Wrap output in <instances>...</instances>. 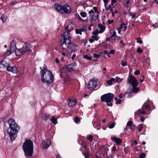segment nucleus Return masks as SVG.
Segmentation results:
<instances>
[{
  "label": "nucleus",
  "instance_id": "nucleus-1",
  "mask_svg": "<svg viewBox=\"0 0 158 158\" xmlns=\"http://www.w3.org/2000/svg\"><path fill=\"white\" fill-rule=\"evenodd\" d=\"M69 24L65 27V30L66 31L64 32L63 35V40L61 41V46L62 47L63 50L61 52L62 55L64 56H67L68 55V51L64 47L65 46L68 48L70 49L72 44H71L70 40L71 38L70 36V30L69 29Z\"/></svg>",
  "mask_w": 158,
  "mask_h": 158
},
{
  "label": "nucleus",
  "instance_id": "nucleus-2",
  "mask_svg": "<svg viewBox=\"0 0 158 158\" xmlns=\"http://www.w3.org/2000/svg\"><path fill=\"white\" fill-rule=\"evenodd\" d=\"M10 129L7 130V132L10 136V140L13 141L16 137V134L19 127L15 123V121L12 118L9 119L8 121Z\"/></svg>",
  "mask_w": 158,
  "mask_h": 158
},
{
  "label": "nucleus",
  "instance_id": "nucleus-3",
  "mask_svg": "<svg viewBox=\"0 0 158 158\" xmlns=\"http://www.w3.org/2000/svg\"><path fill=\"white\" fill-rule=\"evenodd\" d=\"M22 148L25 154L27 156L29 157L32 156L33 152V144L30 139H25L22 145Z\"/></svg>",
  "mask_w": 158,
  "mask_h": 158
},
{
  "label": "nucleus",
  "instance_id": "nucleus-4",
  "mask_svg": "<svg viewBox=\"0 0 158 158\" xmlns=\"http://www.w3.org/2000/svg\"><path fill=\"white\" fill-rule=\"evenodd\" d=\"M32 45L31 44L25 43L20 48H17L15 51V54L17 56H20L24 54L26 52H30L31 51V48Z\"/></svg>",
  "mask_w": 158,
  "mask_h": 158
},
{
  "label": "nucleus",
  "instance_id": "nucleus-5",
  "mask_svg": "<svg viewBox=\"0 0 158 158\" xmlns=\"http://www.w3.org/2000/svg\"><path fill=\"white\" fill-rule=\"evenodd\" d=\"M41 80L43 83L49 84L52 82L54 76L50 71H47L45 73H41Z\"/></svg>",
  "mask_w": 158,
  "mask_h": 158
},
{
  "label": "nucleus",
  "instance_id": "nucleus-6",
  "mask_svg": "<svg viewBox=\"0 0 158 158\" xmlns=\"http://www.w3.org/2000/svg\"><path fill=\"white\" fill-rule=\"evenodd\" d=\"M127 82L132 85V91L135 93L139 90L138 88L136 87L138 85L139 83L137 82L136 78L133 76L129 77L127 79Z\"/></svg>",
  "mask_w": 158,
  "mask_h": 158
},
{
  "label": "nucleus",
  "instance_id": "nucleus-7",
  "mask_svg": "<svg viewBox=\"0 0 158 158\" xmlns=\"http://www.w3.org/2000/svg\"><path fill=\"white\" fill-rule=\"evenodd\" d=\"M114 96V94L110 93L105 94L101 96V100L102 102H112Z\"/></svg>",
  "mask_w": 158,
  "mask_h": 158
},
{
  "label": "nucleus",
  "instance_id": "nucleus-8",
  "mask_svg": "<svg viewBox=\"0 0 158 158\" xmlns=\"http://www.w3.org/2000/svg\"><path fill=\"white\" fill-rule=\"evenodd\" d=\"M77 65V63L76 62L72 63L67 65L64 66L63 67V69L65 70L66 72L73 71L76 67Z\"/></svg>",
  "mask_w": 158,
  "mask_h": 158
},
{
  "label": "nucleus",
  "instance_id": "nucleus-9",
  "mask_svg": "<svg viewBox=\"0 0 158 158\" xmlns=\"http://www.w3.org/2000/svg\"><path fill=\"white\" fill-rule=\"evenodd\" d=\"M97 80H90L88 84L89 89L91 90L94 89L97 85Z\"/></svg>",
  "mask_w": 158,
  "mask_h": 158
},
{
  "label": "nucleus",
  "instance_id": "nucleus-10",
  "mask_svg": "<svg viewBox=\"0 0 158 158\" xmlns=\"http://www.w3.org/2000/svg\"><path fill=\"white\" fill-rule=\"evenodd\" d=\"M51 143V142L50 140L46 139L45 140L42 144L43 148L44 149L47 148L49 147Z\"/></svg>",
  "mask_w": 158,
  "mask_h": 158
},
{
  "label": "nucleus",
  "instance_id": "nucleus-11",
  "mask_svg": "<svg viewBox=\"0 0 158 158\" xmlns=\"http://www.w3.org/2000/svg\"><path fill=\"white\" fill-rule=\"evenodd\" d=\"M71 11V9L69 5L63 6V12L66 14H69Z\"/></svg>",
  "mask_w": 158,
  "mask_h": 158
},
{
  "label": "nucleus",
  "instance_id": "nucleus-12",
  "mask_svg": "<svg viewBox=\"0 0 158 158\" xmlns=\"http://www.w3.org/2000/svg\"><path fill=\"white\" fill-rule=\"evenodd\" d=\"M6 70L12 73H16L17 72V68L15 66H10L7 67Z\"/></svg>",
  "mask_w": 158,
  "mask_h": 158
},
{
  "label": "nucleus",
  "instance_id": "nucleus-13",
  "mask_svg": "<svg viewBox=\"0 0 158 158\" xmlns=\"http://www.w3.org/2000/svg\"><path fill=\"white\" fill-rule=\"evenodd\" d=\"M10 64L7 63L4 60H2L0 62V68H7L9 67Z\"/></svg>",
  "mask_w": 158,
  "mask_h": 158
},
{
  "label": "nucleus",
  "instance_id": "nucleus-14",
  "mask_svg": "<svg viewBox=\"0 0 158 158\" xmlns=\"http://www.w3.org/2000/svg\"><path fill=\"white\" fill-rule=\"evenodd\" d=\"M63 6L56 4L54 6V7L56 10L59 12H63Z\"/></svg>",
  "mask_w": 158,
  "mask_h": 158
},
{
  "label": "nucleus",
  "instance_id": "nucleus-15",
  "mask_svg": "<svg viewBox=\"0 0 158 158\" xmlns=\"http://www.w3.org/2000/svg\"><path fill=\"white\" fill-rule=\"evenodd\" d=\"M77 101L75 99L70 100L68 101V104L69 106L73 107L75 105Z\"/></svg>",
  "mask_w": 158,
  "mask_h": 158
},
{
  "label": "nucleus",
  "instance_id": "nucleus-16",
  "mask_svg": "<svg viewBox=\"0 0 158 158\" xmlns=\"http://www.w3.org/2000/svg\"><path fill=\"white\" fill-rule=\"evenodd\" d=\"M111 139L115 141L117 144L120 145L121 144L122 141L121 139L116 137H112Z\"/></svg>",
  "mask_w": 158,
  "mask_h": 158
},
{
  "label": "nucleus",
  "instance_id": "nucleus-17",
  "mask_svg": "<svg viewBox=\"0 0 158 158\" xmlns=\"http://www.w3.org/2000/svg\"><path fill=\"white\" fill-rule=\"evenodd\" d=\"M98 26L100 29L99 30V32L100 33H102L105 30L106 28L105 27L101 24H98Z\"/></svg>",
  "mask_w": 158,
  "mask_h": 158
},
{
  "label": "nucleus",
  "instance_id": "nucleus-18",
  "mask_svg": "<svg viewBox=\"0 0 158 158\" xmlns=\"http://www.w3.org/2000/svg\"><path fill=\"white\" fill-rule=\"evenodd\" d=\"M40 69H41V72L40 73L41 74V73H45L48 71V69L46 65L44 64L43 66V69H42L41 67H40Z\"/></svg>",
  "mask_w": 158,
  "mask_h": 158
},
{
  "label": "nucleus",
  "instance_id": "nucleus-19",
  "mask_svg": "<svg viewBox=\"0 0 158 158\" xmlns=\"http://www.w3.org/2000/svg\"><path fill=\"white\" fill-rule=\"evenodd\" d=\"M115 81V78H111L110 80H108L107 81V83L109 85L111 86L112 84V82H114Z\"/></svg>",
  "mask_w": 158,
  "mask_h": 158
},
{
  "label": "nucleus",
  "instance_id": "nucleus-20",
  "mask_svg": "<svg viewBox=\"0 0 158 158\" xmlns=\"http://www.w3.org/2000/svg\"><path fill=\"white\" fill-rule=\"evenodd\" d=\"M17 48H16V46H13L10 45V50L12 52H15V51L17 50Z\"/></svg>",
  "mask_w": 158,
  "mask_h": 158
},
{
  "label": "nucleus",
  "instance_id": "nucleus-21",
  "mask_svg": "<svg viewBox=\"0 0 158 158\" xmlns=\"http://www.w3.org/2000/svg\"><path fill=\"white\" fill-rule=\"evenodd\" d=\"M85 158H89L90 156V154L88 151L85 152V153L83 154Z\"/></svg>",
  "mask_w": 158,
  "mask_h": 158
},
{
  "label": "nucleus",
  "instance_id": "nucleus-22",
  "mask_svg": "<svg viewBox=\"0 0 158 158\" xmlns=\"http://www.w3.org/2000/svg\"><path fill=\"white\" fill-rule=\"evenodd\" d=\"M7 19V16L6 15H3L1 16L0 18V19L3 23L5 22L6 21Z\"/></svg>",
  "mask_w": 158,
  "mask_h": 158
},
{
  "label": "nucleus",
  "instance_id": "nucleus-23",
  "mask_svg": "<svg viewBox=\"0 0 158 158\" xmlns=\"http://www.w3.org/2000/svg\"><path fill=\"white\" fill-rule=\"evenodd\" d=\"M115 79V82H120L122 81V79L120 78L119 77H116Z\"/></svg>",
  "mask_w": 158,
  "mask_h": 158
},
{
  "label": "nucleus",
  "instance_id": "nucleus-24",
  "mask_svg": "<svg viewBox=\"0 0 158 158\" xmlns=\"http://www.w3.org/2000/svg\"><path fill=\"white\" fill-rule=\"evenodd\" d=\"M138 130L139 132H141L143 128V125L142 124H140L138 125Z\"/></svg>",
  "mask_w": 158,
  "mask_h": 158
},
{
  "label": "nucleus",
  "instance_id": "nucleus-25",
  "mask_svg": "<svg viewBox=\"0 0 158 158\" xmlns=\"http://www.w3.org/2000/svg\"><path fill=\"white\" fill-rule=\"evenodd\" d=\"M51 120L52 122L55 124H56L57 123V119L54 118L53 117L51 119Z\"/></svg>",
  "mask_w": 158,
  "mask_h": 158
},
{
  "label": "nucleus",
  "instance_id": "nucleus-26",
  "mask_svg": "<svg viewBox=\"0 0 158 158\" xmlns=\"http://www.w3.org/2000/svg\"><path fill=\"white\" fill-rule=\"evenodd\" d=\"M12 52L10 51V50H7L6 53L4 54V56L6 57L8 56H9L10 54Z\"/></svg>",
  "mask_w": 158,
  "mask_h": 158
},
{
  "label": "nucleus",
  "instance_id": "nucleus-27",
  "mask_svg": "<svg viewBox=\"0 0 158 158\" xmlns=\"http://www.w3.org/2000/svg\"><path fill=\"white\" fill-rule=\"evenodd\" d=\"M87 139L90 142H92L93 140V137L92 135H89L87 136Z\"/></svg>",
  "mask_w": 158,
  "mask_h": 158
},
{
  "label": "nucleus",
  "instance_id": "nucleus-28",
  "mask_svg": "<svg viewBox=\"0 0 158 158\" xmlns=\"http://www.w3.org/2000/svg\"><path fill=\"white\" fill-rule=\"evenodd\" d=\"M96 34H97V33L95 31L93 33V34L94 35H93L92 36V38L94 39H96L97 38L96 36L97 37V38H98V36Z\"/></svg>",
  "mask_w": 158,
  "mask_h": 158
},
{
  "label": "nucleus",
  "instance_id": "nucleus-29",
  "mask_svg": "<svg viewBox=\"0 0 158 158\" xmlns=\"http://www.w3.org/2000/svg\"><path fill=\"white\" fill-rule=\"evenodd\" d=\"M144 106H145V109L147 110H149L151 109V107L148 104L146 105H145Z\"/></svg>",
  "mask_w": 158,
  "mask_h": 158
},
{
  "label": "nucleus",
  "instance_id": "nucleus-30",
  "mask_svg": "<svg viewBox=\"0 0 158 158\" xmlns=\"http://www.w3.org/2000/svg\"><path fill=\"white\" fill-rule=\"evenodd\" d=\"M96 37H97L96 36ZM97 38L96 39H94L92 38V39L90 38L89 39V41L90 43H92L95 40H98L99 38Z\"/></svg>",
  "mask_w": 158,
  "mask_h": 158
},
{
  "label": "nucleus",
  "instance_id": "nucleus-31",
  "mask_svg": "<svg viewBox=\"0 0 158 158\" xmlns=\"http://www.w3.org/2000/svg\"><path fill=\"white\" fill-rule=\"evenodd\" d=\"M48 114H44L43 118L44 120H47L48 119Z\"/></svg>",
  "mask_w": 158,
  "mask_h": 158
},
{
  "label": "nucleus",
  "instance_id": "nucleus-32",
  "mask_svg": "<svg viewBox=\"0 0 158 158\" xmlns=\"http://www.w3.org/2000/svg\"><path fill=\"white\" fill-rule=\"evenodd\" d=\"M136 42L137 43L141 44L143 42L141 40V38H140L138 37L136 38Z\"/></svg>",
  "mask_w": 158,
  "mask_h": 158
},
{
  "label": "nucleus",
  "instance_id": "nucleus-33",
  "mask_svg": "<svg viewBox=\"0 0 158 158\" xmlns=\"http://www.w3.org/2000/svg\"><path fill=\"white\" fill-rule=\"evenodd\" d=\"M80 121V119L77 117H76L74 119V122L75 123H78Z\"/></svg>",
  "mask_w": 158,
  "mask_h": 158
},
{
  "label": "nucleus",
  "instance_id": "nucleus-34",
  "mask_svg": "<svg viewBox=\"0 0 158 158\" xmlns=\"http://www.w3.org/2000/svg\"><path fill=\"white\" fill-rule=\"evenodd\" d=\"M145 156V154L144 153H143L139 155V158H144Z\"/></svg>",
  "mask_w": 158,
  "mask_h": 158
},
{
  "label": "nucleus",
  "instance_id": "nucleus-35",
  "mask_svg": "<svg viewBox=\"0 0 158 158\" xmlns=\"http://www.w3.org/2000/svg\"><path fill=\"white\" fill-rule=\"evenodd\" d=\"M16 42L15 41L13 40H12L10 44V46H16Z\"/></svg>",
  "mask_w": 158,
  "mask_h": 158
},
{
  "label": "nucleus",
  "instance_id": "nucleus-36",
  "mask_svg": "<svg viewBox=\"0 0 158 158\" xmlns=\"http://www.w3.org/2000/svg\"><path fill=\"white\" fill-rule=\"evenodd\" d=\"M121 65L123 67L126 66L127 65V62L126 61H121Z\"/></svg>",
  "mask_w": 158,
  "mask_h": 158
},
{
  "label": "nucleus",
  "instance_id": "nucleus-37",
  "mask_svg": "<svg viewBox=\"0 0 158 158\" xmlns=\"http://www.w3.org/2000/svg\"><path fill=\"white\" fill-rule=\"evenodd\" d=\"M90 20L91 21H93L94 19V18L95 17V15H90Z\"/></svg>",
  "mask_w": 158,
  "mask_h": 158
},
{
  "label": "nucleus",
  "instance_id": "nucleus-38",
  "mask_svg": "<svg viewBox=\"0 0 158 158\" xmlns=\"http://www.w3.org/2000/svg\"><path fill=\"white\" fill-rule=\"evenodd\" d=\"M76 33L77 34H79L80 35H81V30L79 29H76Z\"/></svg>",
  "mask_w": 158,
  "mask_h": 158
},
{
  "label": "nucleus",
  "instance_id": "nucleus-39",
  "mask_svg": "<svg viewBox=\"0 0 158 158\" xmlns=\"http://www.w3.org/2000/svg\"><path fill=\"white\" fill-rule=\"evenodd\" d=\"M137 52L139 53H141L143 52V50L141 49L140 47L138 48L137 50Z\"/></svg>",
  "mask_w": 158,
  "mask_h": 158
},
{
  "label": "nucleus",
  "instance_id": "nucleus-40",
  "mask_svg": "<svg viewBox=\"0 0 158 158\" xmlns=\"http://www.w3.org/2000/svg\"><path fill=\"white\" fill-rule=\"evenodd\" d=\"M94 57L96 58H98L100 56V55L97 53H94L93 55Z\"/></svg>",
  "mask_w": 158,
  "mask_h": 158
},
{
  "label": "nucleus",
  "instance_id": "nucleus-41",
  "mask_svg": "<svg viewBox=\"0 0 158 158\" xmlns=\"http://www.w3.org/2000/svg\"><path fill=\"white\" fill-rule=\"evenodd\" d=\"M81 15L83 17H85L86 16L85 13L81 12L80 13Z\"/></svg>",
  "mask_w": 158,
  "mask_h": 158
},
{
  "label": "nucleus",
  "instance_id": "nucleus-42",
  "mask_svg": "<svg viewBox=\"0 0 158 158\" xmlns=\"http://www.w3.org/2000/svg\"><path fill=\"white\" fill-rule=\"evenodd\" d=\"M114 125H115V123H113L112 124H111L110 125L109 128L110 129L114 127Z\"/></svg>",
  "mask_w": 158,
  "mask_h": 158
},
{
  "label": "nucleus",
  "instance_id": "nucleus-43",
  "mask_svg": "<svg viewBox=\"0 0 158 158\" xmlns=\"http://www.w3.org/2000/svg\"><path fill=\"white\" fill-rule=\"evenodd\" d=\"M112 102H106L107 105L109 106H112V103H111Z\"/></svg>",
  "mask_w": 158,
  "mask_h": 158
},
{
  "label": "nucleus",
  "instance_id": "nucleus-44",
  "mask_svg": "<svg viewBox=\"0 0 158 158\" xmlns=\"http://www.w3.org/2000/svg\"><path fill=\"white\" fill-rule=\"evenodd\" d=\"M132 123L131 121H128L127 124V125L128 126H131L132 125Z\"/></svg>",
  "mask_w": 158,
  "mask_h": 158
},
{
  "label": "nucleus",
  "instance_id": "nucleus-45",
  "mask_svg": "<svg viewBox=\"0 0 158 158\" xmlns=\"http://www.w3.org/2000/svg\"><path fill=\"white\" fill-rule=\"evenodd\" d=\"M140 72L139 70H136L134 72L135 74L136 75H139L140 74Z\"/></svg>",
  "mask_w": 158,
  "mask_h": 158
},
{
  "label": "nucleus",
  "instance_id": "nucleus-46",
  "mask_svg": "<svg viewBox=\"0 0 158 158\" xmlns=\"http://www.w3.org/2000/svg\"><path fill=\"white\" fill-rule=\"evenodd\" d=\"M78 19H79V20L82 22H84V21H86L87 20V19L86 20H84L83 19H82L80 17V16L79 15L78 17Z\"/></svg>",
  "mask_w": 158,
  "mask_h": 158
},
{
  "label": "nucleus",
  "instance_id": "nucleus-47",
  "mask_svg": "<svg viewBox=\"0 0 158 158\" xmlns=\"http://www.w3.org/2000/svg\"><path fill=\"white\" fill-rule=\"evenodd\" d=\"M124 25H125L124 23H122L121 24L120 27H118L121 29L123 27Z\"/></svg>",
  "mask_w": 158,
  "mask_h": 158
},
{
  "label": "nucleus",
  "instance_id": "nucleus-48",
  "mask_svg": "<svg viewBox=\"0 0 158 158\" xmlns=\"http://www.w3.org/2000/svg\"><path fill=\"white\" fill-rule=\"evenodd\" d=\"M112 5L111 4H110L107 7H106V10L107 11L109 10L111 8V6Z\"/></svg>",
  "mask_w": 158,
  "mask_h": 158
},
{
  "label": "nucleus",
  "instance_id": "nucleus-49",
  "mask_svg": "<svg viewBox=\"0 0 158 158\" xmlns=\"http://www.w3.org/2000/svg\"><path fill=\"white\" fill-rule=\"evenodd\" d=\"M132 145H135L137 144V142L136 140H134L132 143Z\"/></svg>",
  "mask_w": 158,
  "mask_h": 158
},
{
  "label": "nucleus",
  "instance_id": "nucleus-50",
  "mask_svg": "<svg viewBox=\"0 0 158 158\" xmlns=\"http://www.w3.org/2000/svg\"><path fill=\"white\" fill-rule=\"evenodd\" d=\"M116 35V32L115 31H114L113 34L111 35V38H112L113 37H115Z\"/></svg>",
  "mask_w": 158,
  "mask_h": 158
},
{
  "label": "nucleus",
  "instance_id": "nucleus-51",
  "mask_svg": "<svg viewBox=\"0 0 158 158\" xmlns=\"http://www.w3.org/2000/svg\"><path fill=\"white\" fill-rule=\"evenodd\" d=\"M116 2V0H111V4L112 6H113L115 3Z\"/></svg>",
  "mask_w": 158,
  "mask_h": 158
},
{
  "label": "nucleus",
  "instance_id": "nucleus-52",
  "mask_svg": "<svg viewBox=\"0 0 158 158\" xmlns=\"http://www.w3.org/2000/svg\"><path fill=\"white\" fill-rule=\"evenodd\" d=\"M138 111L140 113H141L143 114H144L145 113V111L144 110H143L142 111H141L140 109H139L138 110Z\"/></svg>",
  "mask_w": 158,
  "mask_h": 158
},
{
  "label": "nucleus",
  "instance_id": "nucleus-53",
  "mask_svg": "<svg viewBox=\"0 0 158 158\" xmlns=\"http://www.w3.org/2000/svg\"><path fill=\"white\" fill-rule=\"evenodd\" d=\"M129 15L130 16H131L132 19L134 18L135 16H136V14H129Z\"/></svg>",
  "mask_w": 158,
  "mask_h": 158
},
{
  "label": "nucleus",
  "instance_id": "nucleus-54",
  "mask_svg": "<svg viewBox=\"0 0 158 158\" xmlns=\"http://www.w3.org/2000/svg\"><path fill=\"white\" fill-rule=\"evenodd\" d=\"M131 126L130 129L131 130H133L135 127H136V126L135 125H132Z\"/></svg>",
  "mask_w": 158,
  "mask_h": 158
},
{
  "label": "nucleus",
  "instance_id": "nucleus-55",
  "mask_svg": "<svg viewBox=\"0 0 158 158\" xmlns=\"http://www.w3.org/2000/svg\"><path fill=\"white\" fill-rule=\"evenodd\" d=\"M145 118L144 117H143L142 116L140 117V119L142 122H143L144 121V120H145Z\"/></svg>",
  "mask_w": 158,
  "mask_h": 158
},
{
  "label": "nucleus",
  "instance_id": "nucleus-56",
  "mask_svg": "<svg viewBox=\"0 0 158 158\" xmlns=\"http://www.w3.org/2000/svg\"><path fill=\"white\" fill-rule=\"evenodd\" d=\"M121 100L120 99H119L118 100H117V102L116 103V104H120L121 103Z\"/></svg>",
  "mask_w": 158,
  "mask_h": 158
},
{
  "label": "nucleus",
  "instance_id": "nucleus-57",
  "mask_svg": "<svg viewBox=\"0 0 158 158\" xmlns=\"http://www.w3.org/2000/svg\"><path fill=\"white\" fill-rule=\"evenodd\" d=\"M115 52V51L114 50H110L109 52V53L111 54H114Z\"/></svg>",
  "mask_w": 158,
  "mask_h": 158
},
{
  "label": "nucleus",
  "instance_id": "nucleus-58",
  "mask_svg": "<svg viewBox=\"0 0 158 158\" xmlns=\"http://www.w3.org/2000/svg\"><path fill=\"white\" fill-rule=\"evenodd\" d=\"M83 58L86 59H87L88 57V56L87 55H83Z\"/></svg>",
  "mask_w": 158,
  "mask_h": 158
},
{
  "label": "nucleus",
  "instance_id": "nucleus-59",
  "mask_svg": "<svg viewBox=\"0 0 158 158\" xmlns=\"http://www.w3.org/2000/svg\"><path fill=\"white\" fill-rule=\"evenodd\" d=\"M113 22V20H108V23L109 24H110L112 23Z\"/></svg>",
  "mask_w": 158,
  "mask_h": 158
},
{
  "label": "nucleus",
  "instance_id": "nucleus-60",
  "mask_svg": "<svg viewBox=\"0 0 158 158\" xmlns=\"http://www.w3.org/2000/svg\"><path fill=\"white\" fill-rule=\"evenodd\" d=\"M93 9H94V11L96 12H97L98 11V9L96 7H93Z\"/></svg>",
  "mask_w": 158,
  "mask_h": 158
},
{
  "label": "nucleus",
  "instance_id": "nucleus-61",
  "mask_svg": "<svg viewBox=\"0 0 158 158\" xmlns=\"http://www.w3.org/2000/svg\"><path fill=\"white\" fill-rule=\"evenodd\" d=\"M116 150V148L115 146H113L112 149V151H115Z\"/></svg>",
  "mask_w": 158,
  "mask_h": 158
},
{
  "label": "nucleus",
  "instance_id": "nucleus-62",
  "mask_svg": "<svg viewBox=\"0 0 158 158\" xmlns=\"http://www.w3.org/2000/svg\"><path fill=\"white\" fill-rule=\"evenodd\" d=\"M119 97L120 98H122L124 97V95H123L122 94H121L119 96Z\"/></svg>",
  "mask_w": 158,
  "mask_h": 158
},
{
  "label": "nucleus",
  "instance_id": "nucleus-63",
  "mask_svg": "<svg viewBox=\"0 0 158 158\" xmlns=\"http://www.w3.org/2000/svg\"><path fill=\"white\" fill-rule=\"evenodd\" d=\"M116 29H117V30L118 31V33H119V34H120V33L121 32V29H120V28H118V27H117L116 28Z\"/></svg>",
  "mask_w": 158,
  "mask_h": 158
},
{
  "label": "nucleus",
  "instance_id": "nucleus-64",
  "mask_svg": "<svg viewBox=\"0 0 158 158\" xmlns=\"http://www.w3.org/2000/svg\"><path fill=\"white\" fill-rule=\"evenodd\" d=\"M76 56V55L75 54H73V55L72 56V59L73 60L74 59V58Z\"/></svg>",
  "mask_w": 158,
  "mask_h": 158
}]
</instances>
